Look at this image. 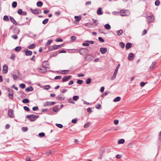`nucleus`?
Segmentation results:
<instances>
[{"instance_id":"2","label":"nucleus","mask_w":161,"mask_h":161,"mask_svg":"<svg viewBox=\"0 0 161 161\" xmlns=\"http://www.w3.org/2000/svg\"><path fill=\"white\" fill-rule=\"evenodd\" d=\"M146 18L147 21L149 23L152 22L154 20V16L153 14H151L150 15H147Z\"/></svg>"},{"instance_id":"64","label":"nucleus","mask_w":161,"mask_h":161,"mask_svg":"<svg viewBox=\"0 0 161 161\" xmlns=\"http://www.w3.org/2000/svg\"><path fill=\"white\" fill-rule=\"evenodd\" d=\"M101 106V105L99 103L97 105L95 106V108L97 109H99L100 108Z\"/></svg>"},{"instance_id":"41","label":"nucleus","mask_w":161,"mask_h":161,"mask_svg":"<svg viewBox=\"0 0 161 161\" xmlns=\"http://www.w3.org/2000/svg\"><path fill=\"white\" fill-rule=\"evenodd\" d=\"M48 19H45L42 22V23L44 25H45L48 22Z\"/></svg>"},{"instance_id":"58","label":"nucleus","mask_w":161,"mask_h":161,"mask_svg":"<svg viewBox=\"0 0 161 161\" xmlns=\"http://www.w3.org/2000/svg\"><path fill=\"white\" fill-rule=\"evenodd\" d=\"M62 76H61L58 75L56 76L54 78V79L55 80H58V79H61Z\"/></svg>"},{"instance_id":"60","label":"nucleus","mask_w":161,"mask_h":161,"mask_svg":"<svg viewBox=\"0 0 161 161\" xmlns=\"http://www.w3.org/2000/svg\"><path fill=\"white\" fill-rule=\"evenodd\" d=\"M83 81L82 80H79L77 81V83L79 84H81L83 82Z\"/></svg>"},{"instance_id":"46","label":"nucleus","mask_w":161,"mask_h":161,"mask_svg":"<svg viewBox=\"0 0 161 161\" xmlns=\"http://www.w3.org/2000/svg\"><path fill=\"white\" fill-rule=\"evenodd\" d=\"M90 125V123H88L85 124L84 125V128H87V127H89Z\"/></svg>"},{"instance_id":"50","label":"nucleus","mask_w":161,"mask_h":161,"mask_svg":"<svg viewBox=\"0 0 161 161\" xmlns=\"http://www.w3.org/2000/svg\"><path fill=\"white\" fill-rule=\"evenodd\" d=\"M56 125L58 127L60 128H62L63 127V125L61 124H56Z\"/></svg>"},{"instance_id":"14","label":"nucleus","mask_w":161,"mask_h":161,"mask_svg":"<svg viewBox=\"0 0 161 161\" xmlns=\"http://www.w3.org/2000/svg\"><path fill=\"white\" fill-rule=\"evenodd\" d=\"M57 100H60L61 101H63L64 100V95L62 94H60L58 95L56 97Z\"/></svg>"},{"instance_id":"63","label":"nucleus","mask_w":161,"mask_h":161,"mask_svg":"<svg viewBox=\"0 0 161 161\" xmlns=\"http://www.w3.org/2000/svg\"><path fill=\"white\" fill-rule=\"evenodd\" d=\"M147 82H146L145 83V82H142L140 83V86H141V87H143V86L145 85L147 83Z\"/></svg>"},{"instance_id":"35","label":"nucleus","mask_w":161,"mask_h":161,"mask_svg":"<svg viewBox=\"0 0 161 161\" xmlns=\"http://www.w3.org/2000/svg\"><path fill=\"white\" fill-rule=\"evenodd\" d=\"M12 7L14 8H15L17 6V3L16 2H13L12 3Z\"/></svg>"},{"instance_id":"45","label":"nucleus","mask_w":161,"mask_h":161,"mask_svg":"<svg viewBox=\"0 0 161 161\" xmlns=\"http://www.w3.org/2000/svg\"><path fill=\"white\" fill-rule=\"evenodd\" d=\"M15 57V54L13 53L11 54L10 58L11 59L13 60H14Z\"/></svg>"},{"instance_id":"17","label":"nucleus","mask_w":161,"mask_h":161,"mask_svg":"<svg viewBox=\"0 0 161 161\" xmlns=\"http://www.w3.org/2000/svg\"><path fill=\"white\" fill-rule=\"evenodd\" d=\"M42 66L46 69H49V64L46 61H44L43 62L42 64Z\"/></svg>"},{"instance_id":"53","label":"nucleus","mask_w":161,"mask_h":161,"mask_svg":"<svg viewBox=\"0 0 161 161\" xmlns=\"http://www.w3.org/2000/svg\"><path fill=\"white\" fill-rule=\"evenodd\" d=\"M63 41V39L61 38H57L56 39L55 41L57 42H62Z\"/></svg>"},{"instance_id":"4","label":"nucleus","mask_w":161,"mask_h":161,"mask_svg":"<svg viewBox=\"0 0 161 161\" xmlns=\"http://www.w3.org/2000/svg\"><path fill=\"white\" fill-rule=\"evenodd\" d=\"M120 64H119L117 65V66L116 67V69H115V70L114 71V74L113 75V76L111 78V79L112 80H114L115 78L116 77V76L117 75V74L118 71V70L120 67Z\"/></svg>"},{"instance_id":"1","label":"nucleus","mask_w":161,"mask_h":161,"mask_svg":"<svg viewBox=\"0 0 161 161\" xmlns=\"http://www.w3.org/2000/svg\"><path fill=\"white\" fill-rule=\"evenodd\" d=\"M39 117V115H36L34 114H31L27 115L26 118H29L30 120L31 121H33L36 119L37 118Z\"/></svg>"},{"instance_id":"6","label":"nucleus","mask_w":161,"mask_h":161,"mask_svg":"<svg viewBox=\"0 0 161 161\" xmlns=\"http://www.w3.org/2000/svg\"><path fill=\"white\" fill-rule=\"evenodd\" d=\"M8 115L9 117L11 118H14L15 116L14 114V111L12 109H10L8 112Z\"/></svg>"},{"instance_id":"21","label":"nucleus","mask_w":161,"mask_h":161,"mask_svg":"<svg viewBox=\"0 0 161 161\" xmlns=\"http://www.w3.org/2000/svg\"><path fill=\"white\" fill-rule=\"evenodd\" d=\"M132 44L131 43L128 42L126 43L125 46V48L126 49L128 50L131 47Z\"/></svg>"},{"instance_id":"31","label":"nucleus","mask_w":161,"mask_h":161,"mask_svg":"<svg viewBox=\"0 0 161 161\" xmlns=\"http://www.w3.org/2000/svg\"><path fill=\"white\" fill-rule=\"evenodd\" d=\"M53 40L52 39H50L48 40L47 43L46 44V46H48L52 42Z\"/></svg>"},{"instance_id":"44","label":"nucleus","mask_w":161,"mask_h":161,"mask_svg":"<svg viewBox=\"0 0 161 161\" xmlns=\"http://www.w3.org/2000/svg\"><path fill=\"white\" fill-rule=\"evenodd\" d=\"M160 1L159 0H157L155 1V4L156 6H158L160 4Z\"/></svg>"},{"instance_id":"15","label":"nucleus","mask_w":161,"mask_h":161,"mask_svg":"<svg viewBox=\"0 0 161 161\" xmlns=\"http://www.w3.org/2000/svg\"><path fill=\"white\" fill-rule=\"evenodd\" d=\"M57 49V45H54L53 46H50L48 47V50L49 51H52L53 50Z\"/></svg>"},{"instance_id":"48","label":"nucleus","mask_w":161,"mask_h":161,"mask_svg":"<svg viewBox=\"0 0 161 161\" xmlns=\"http://www.w3.org/2000/svg\"><path fill=\"white\" fill-rule=\"evenodd\" d=\"M13 77L14 80H17L19 78L18 76L15 74L13 75Z\"/></svg>"},{"instance_id":"55","label":"nucleus","mask_w":161,"mask_h":161,"mask_svg":"<svg viewBox=\"0 0 161 161\" xmlns=\"http://www.w3.org/2000/svg\"><path fill=\"white\" fill-rule=\"evenodd\" d=\"M68 102L69 103H72V104H74L75 102H74L73 99L71 98H70L68 100Z\"/></svg>"},{"instance_id":"61","label":"nucleus","mask_w":161,"mask_h":161,"mask_svg":"<svg viewBox=\"0 0 161 161\" xmlns=\"http://www.w3.org/2000/svg\"><path fill=\"white\" fill-rule=\"evenodd\" d=\"M22 129L23 130V131L25 132L27 131L28 130V128L27 127H22Z\"/></svg>"},{"instance_id":"51","label":"nucleus","mask_w":161,"mask_h":161,"mask_svg":"<svg viewBox=\"0 0 161 161\" xmlns=\"http://www.w3.org/2000/svg\"><path fill=\"white\" fill-rule=\"evenodd\" d=\"M45 134L43 132L40 133L39 134V136L40 137H42L45 136Z\"/></svg>"},{"instance_id":"40","label":"nucleus","mask_w":161,"mask_h":161,"mask_svg":"<svg viewBox=\"0 0 161 161\" xmlns=\"http://www.w3.org/2000/svg\"><path fill=\"white\" fill-rule=\"evenodd\" d=\"M51 106V102H47L44 105V106Z\"/></svg>"},{"instance_id":"38","label":"nucleus","mask_w":161,"mask_h":161,"mask_svg":"<svg viewBox=\"0 0 161 161\" xmlns=\"http://www.w3.org/2000/svg\"><path fill=\"white\" fill-rule=\"evenodd\" d=\"M119 45L122 48H124L125 46V44L123 42H120L119 43Z\"/></svg>"},{"instance_id":"54","label":"nucleus","mask_w":161,"mask_h":161,"mask_svg":"<svg viewBox=\"0 0 161 161\" xmlns=\"http://www.w3.org/2000/svg\"><path fill=\"white\" fill-rule=\"evenodd\" d=\"M53 110L55 112H58V108L57 107H55L53 108Z\"/></svg>"},{"instance_id":"29","label":"nucleus","mask_w":161,"mask_h":161,"mask_svg":"<svg viewBox=\"0 0 161 161\" xmlns=\"http://www.w3.org/2000/svg\"><path fill=\"white\" fill-rule=\"evenodd\" d=\"M79 49H73L71 50V53H79Z\"/></svg>"},{"instance_id":"13","label":"nucleus","mask_w":161,"mask_h":161,"mask_svg":"<svg viewBox=\"0 0 161 161\" xmlns=\"http://www.w3.org/2000/svg\"><path fill=\"white\" fill-rule=\"evenodd\" d=\"M100 51L102 54H104L107 52V49L106 47H101L100 49Z\"/></svg>"},{"instance_id":"7","label":"nucleus","mask_w":161,"mask_h":161,"mask_svg":"<svg viewBox=\"0 0 161 161\" xmlns=\"http://www.w3.org/2000/svg\"><path fill=\"white\" fill-rule=\"evenodd\" d=\"M8 96L9 99H12L13 97L14 91L12 89L8 88Z\"/></svg>"},{"instance_id":"43","label":"nucleus","mask_w":161,"mask_h":161,"mask_svg":"<svg viewBox=\"0 0 161 161\" xmlns=\"http://www.w3.org/2000/svg\"><path fill=\"white\" fill-rule=\"evenodd\" d=\"M22 102L25 103H28L29 102V100L27 98L24 99L22 100Z\"/></svg>"},{"instance_id":"39","label":"nucleus","mask_w":161,"mask_h":161,"mask_svg":"<svg viewBox=\"0 0 161 161\" xmlns=\"http://www.w3.org/2000/svg\"><path fill=\"white\" fill-rule=\"evenodd\" d=\"M3 19L5 21H8L9 20L8 17L7 15H5L4 16Z\"/></svg>"},{"instance_id":"19","label":"nucleus","mask_w":161,"mask_h":161,"mask_svg":"<svg viewBox=\"0 0 161 161\" xmlns=\"http://www.w3.org/2000/svg\"><path fill=\"white\" fill-rule=\"evenodd\" d=\"M156 62H153L152 65H151V66L150 67V69L151 70H153V69H155L156 67Z\"/></svg>"},{"instance_id":"8","label":"nucleus","mask_w":161,"mask_h":161,"mask_svg":"<svg viewBox=\"0 0 161 161\" xmlns=\"http://www.w3.org/2000/svg\"><path fill=\"white\" fill-rule=\"evenodd\" d=\"M37 70L38 72L41 73H45L47 71V69L44 68L43 66L41 68H38Z\"/></svg>"},{"instance_id":"28","label":"nucleus","mask_w":161,"mask_h":161,"mask_svg":"<svg viewBox=\"0 0 161 161\" xmlns=\"http://www.w3.org/2000/svg\"><path fill=\"white\" fill-rule=\"evenodd\" d=\"M125 140L124 139H120L118 141V143L119 144H122L124 143Z\"/></svg>"},{"instance_id":"34","label":"nucleus","mask_w":161,"mask_h":161,"mask_svg":"<svg viewBox=\"0 0 161 161\" xmlns=\"http://www.w3.org/2000/svg\"><path fill=\"white\" fill-rule=\"evenodd\" d=\"M105 28L107 30H109L111 28V26L109 24H106L104 25Z\"/></svg>"},{"instance_id":"36","label":"nucleus","mask_w":161,"mask_h":161,"mask_svg":"<svg viewBox=\"0 0 161 161\" xmlns=\"http://www.w3.org/2000/svg\"><path fill=\"white\" fill-rule=\"evenodd\" d=\"M123 33V31L122 30H120L117 31V33L118 36L121 35Z\"/></svg>"},{"instance_id":"10","label":"nucleus","mask_w":161,"mask_h":161,"mask_svg":"<svg viewBox=\"0 0 161 161\" xmlns=\"http://www.w3.org/2000/svg\"><path fill=\"white\" fill-rule=\"evenodd\" d=\"M86 49L84 48H81L79 49V52L81 55H83L86 54Z\"/></svg>"},{"instance_id":"42","label":"nucleus","mask_w":161,"mask_h":161,"mask_svg":"<svg viewBox=\"0 0 161 161\" xmlns=\"http://www.w3.org/2000/svg\"><path fill=\"white\" fill-rule=\"evenodd\" d=\"M79 97L78 96L76 95L73 97V100L74 101H76L79 99Z\"/></svg>"},{"instance_id":"22","label":"nucleus","mask_w":161,"mask_h":161,"mask_svg":"<svg viewBox=\"0 0 161 161\" xmlns=\"http://www.w3.org/2000/svg\"><path fill=\"white\" fill-rule=\"evenodd\" d=\"M58 54L57 52L55 51L51 53H50V58L56 56Z\"/></svg>"},{"instance_id":"16","label":"nucleus","mask_w":161,"mask_h":161,"mask_svg":"<svg viewBox=\"0 0 161 161\" xmlns=\"http://www.w3.org/2000/svg\"><path fill=\"white\" fill-rule=\"evenodd\" d=\"M9 19L10 21L13 23L14 25H18V23L15 21V20L14 19V18L11 16L9 17Z\"/></svg>"},{"instance_id":"32","label":"nucleus","mask_w":161,"mask_h":161,"mask_svg":"<svg viewBox=\"0 0 161 161\" xmlns=\"http://www.w3.org/2000/svg\"><path fill=\"white\" fill-rule=\"evenodd\" d=\"M43 4V3L41 1H38L36 5L38 7H41Z\"/></svg>"},{"instance_id":"12","label":"nucleus","mask_w":161,"mask_h":161,"mask_svg":"<svg viewBox=\"0 0 161 161\" xmlns=\"http://www.w3.org/2000/svg\"><path fill=\"white\" fill-rule=\"evenodd\" d=\"M24 52L25 53V55L27 56L31 55L32 53V52L31 51L27 49H25Z\"/></svg>"},{"instance_id":"49","label":"nucleus","mask_w":161,"mask_h":161,"mask_svg":"<svg viewBox=\"0 0 161 161\" xmlns=\"http://www.w3.org/2000/svg\"><path fill=\"white\" fill-rule=\"evenodd\" d=\"M22 10L21 9H18L17 13L19 15H22Z\"/></svg>"},{"instance_id":"26","label":"nucleus","mask_w":161,"mask_h":161,"mask_svg":"<svg viewBox=\"0 0 161 161\" xmlns=\"http://www.w3.org/2000/svg\"><path fill=\"white\" fill-rule=\"evenodd\" d=\"M69 70H63L61 71V73L62 74L65 75L68 74Z\"/></svg>"},{"instance_id":"52","label":"nucleus","mask_w":161,"mask_h":161,"mask_svg":"<svg viewBox=\"0 0 161 161\" xmlns=\"http://www.w3.org/2000/svg\"><path fill=\"white\" fill-rule=\"evenodd\" d=\"M98 40L101 42H104V40L101 37H98Z\"/></svg>"},{"instance_id":"20","label":"nucleus","mask_w":161,"mask_h":161,"mask_svg":"<svg viewBox=\"0 0 161 161\" xmlns=\"http://www.w3.org/2000/svg\"><path fill=\"white\" fill-rule=\"evenodd\" d=\"M134 58V54L133 53H130L128 55V59L129 60H133Z\"/></svg>"},{"instance_id":"9","label":"nucleus","mask_w":161,"mask_h":161,"mask_svg":"<svg viewBox=\"0 0 161 161\" xmlns=\"http://www.w3.org/2000/svg\"><path fill=\"white\" fill-rule=\"evenodd\" d=\"M94 58V57L91 54H88L86 57V60L88 61H90L93 60Z\"/></svg>"},{"instance_id":"18","label":"nucleus","mask_w":161,"mask_h":161,"mask_svg":"<svg viewBox=\"0 0 161 161\" xmlns=\"http://www.w3.org/2000/svg\"><path fill=\"white\" fill-rule=\"evenodd\" d=\"M3 70L4 71V73H6L7 72L8 70V67L7 65L5 64L4 65L3 68Z\"/></svg>"},{"instance_id":"5","label":"nucleus","mask_w":161,"mask_h":161,"mask_svg":"<svg viewBox=\"0 0 161 161\" xmlns=\"http://www.w3.org/2000/svg\"><path fill=\"white\" fill-rule=\"evenodd\" d=\"M120 14L121 16H127L129 14V12L128 10H123L120 11Z\"/></svg>"},{"instance_id":"25","label":"nucleus","mask_w":161,"mask_h":161,"mask_svg":"<svg viewBox=\"0 0 161 161\" xmlns=\"http://www.w3.org/2000/svg\"><path fill=\"white\" fill-rule=\"evenodd\" d=\"M75 18L77 21H79L81 19V16H76L75 17Z\"/></svg>"},{"instance_id":"33","label":"nucleus","mask_w":161,"mask_h":161,"mask_svg":"<svg viewBox=\"0 0 161 161\" xmlns=\"http://www.w3.org/2000/svg\"><path fill=\"white\" fill-rule=\"evenodd\" d=\"M21 49V47L20 46H18L16 47L14 50L16 52H19V51Z\"/></svg>"},{"instance_id":"37","label":"nucleus","mask_w":161,"mask_h":161,"mask_svg":"<svg viewBox=\"0 0 161 161\" xmlns=\"http://www.w3.org/2000/svg\"><path fill=\"white\" fill-rule=\"evenodd\" d=\"M92 80L90 78H87L86 80V83L87 84H90Z\"/></svg>"},{"instance_id":"47","label":"nucleus","mask_w":161,"mask_h":161,"mask_svg":"<svg viewBox=\"0 0 161 161\" xmlns=\"http://www.w3.org/2000/svg\"><path fill=\"white\" fill-rule=\"evenodd\" d=\"M19 87L22 89H24L25 88V85L24 84L22 83L19 85Z\"/></svg>"},{"instance_id":"59","label":"nucleus","mask_w":161,"mask_h":161,"mask_svg":"<svg viewBox=\"0 0 161 161\" xmlns=\"http://www.w3.org/2000/svg\"><path fill=\"white\" fill-rule=\"evenodd\" d=\"M86 42L89 43L91 44H93L94 43V42L93 41H88L87 40L86 41Z\"/></svg>"},{"instance_id":"24","label":"nucleus","mask_w":161,"mask_h":161,"mask_svg":"<svg viewBox=\"0 0 161 161\" xmlns=\"http://www.w3.org/2000/svg\"><path fill=\"white\" fill-rule=\"evenodd\" d=\"M33 90H34V89H33V87L31 86H30V87H28L26 88L25 89V90L26 91L28 92H30V91H33Z\"/></svg>"},{"instance_id":"3","label":"nucleus","mask_w":161,"mask_h":161,"mask_svg":"<svg viewBox=\"0 0 161 161\" xmlns=\"http://www.w3.org/2000/svg\"><path fill=\"white\" fill-rule=\"evenodd\" d=\"M30 10L32 13L35 14H40L42 12L41 10L39 9H33L32 8H31L30 9Z\"/></svg>"},{"instance_id":"23","label":"nucleus","mask_w":161,"mask_h":161,"mask_svg":"<svg viewBox=\"0 0 161 161\" xmlns=\"http://www.w3.org/2000/svg\"><path fill=\"white\" fill-rule=\"evenodd\" d=\"M97 14L98 15H102L103 14V13L102 11V8H99L97 11Z\"/></svg>"},{"instance_id":"11","label":"nucleus","mask_w":161,"mask_h":161,"mask_svg":"<svg viewBox=\"0 0 161 161\" xmlns=\"http://www.w3.org/2000/svg\"><path fill=\"white\" fill-rule=\"evenodd\" d=\"M71 77V76L70 75L65 76L62 79V81L65 82L67 81Z\"/></svg>"},{"instance_id":"56","label":"nucleus","mask_w":161,"mask_h":161,"mask_svg":"<svg viewBox=\"0 0 161 161\" xmlns=\"http://www.w3.org/2000/svg\"><path fill=\"white\" fill-rule=\"evenodd\" d=\"M50 88V86L49 85L45 86H44V89L46 90H48Z\"/></svg>"},{"instance_id":"27","label":"nucleus","mask_w":161,"mask_h":161,"mask_svg":"<svg viewBox=\"0 0 161 161\" xmlns=\"http://www.w3.org/2000/svg\"><path fill=\"white\" fill-rule=\"evenodd\" d=\"M121 100V98L119 97H117L115 98L114 100V102H118L120 101Z\"/></svg>"},{"instance_id":"62","label":"nucleus","mask_w":161,"mask_h":161,"mask_svg":"<svg viewBox=\"0 0 161 161\" xmlns=\"http://www.w3.org/2000/svg\"><path fill=\"white\" fill-rule=\"evenodd\" d=\"M38 107L37 106L34 107L32 108V110L33 111H36L38 110Z\"/></svg>"},{"instance_id":"57","label":"nucleus","mask_w":161,"mask_h":161,"mask_svg":"<svg viewBox=\"0 0 161 161\" xmlns=\"http://www.w3.org/2000/svg\"><path fill=\"white\" fill-rule=\"evenodd\" d=\"M24 109L26 111H30V109L29 108L27 107V106H25L24 107Z\"/></svg>"},{"instance_id":"30","label":"nucleus","mask_w":161,"mask_h":161,"mask_svg":"<svg viewBox=\"0 0 161 161\" xmlns=\"http://www.w3.org/2000/svg\"><path fill=\"white\" fill-rule=\"evenodd\" d=\"M36 45L34 44H32L29 45L28 47V48L30 49H34Z\"/></svg>"}]
</instances>
